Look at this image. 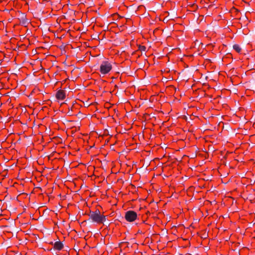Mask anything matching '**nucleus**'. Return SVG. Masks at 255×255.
<instances>
[{"label":"nucleus","instance_id":"f257e3e1","mask_svg":"<svg viewBox=\"0 0 255 255\" xmlns=\"http://www.w3.org/2000/svg\"><path fill=\"white\" fill-rule=\"evenodd\" d=\"M89 217L92 222L97 224L103 223L106 221V216L101 215L99 210L91 212L89 214Z\"/></svg>","mask_w":255,"mask_h":255},{"label":"nucleus","instance_id":"f03ea898","mask_svg":"<svg viewBox=\"0 0 255 255\" xmlns=\"http://www.w3.org/2000/svg\"><path fill=\"white\" fill-rule=\"evenodd\" d=\"M112 69V65L110 62L108 60L103 61L100 66V72L103 75H105L109 73Z\"/></svg>","mask_w":255,"mask_h":255},{"label":"nucleus","instance_id":"7ed1b4c3","mask_svg":"<svg viewBox=\"0 0 255 255\" xmlns=\"http://www.w3.org/2000/svg\"><path fill=\"white\" fill-rule=\"evenodd\" d=\"M125 219L129 222L134 221L137 217V213L131 210L127 211L125 214Z\"/></svg>","mask_w":255,"mask_h":255},{"label":"nucleus","instance_id":"20e7f679","mask_svg":"<svg viewBox=\"0 0 255 255\" xmlns=\"http://www.w3.org/2000/svg\"><path fill=\"white\" fill-rule=\"evenodd\" d=\"M65 97V92L62 90H58L56 94V98L58 100H63Z\"/></svg>","mask_w":255,"mask_h":255},{"label":"nucleus","instance_id":"39448f33","mask_svg":"<svg viewBox=\"0 0 255 255\" xmlns=\"http://www.w3.org/2000/svg\"><path fill=\"white\" fill-rule=\"evenodd\" d=\"M63 245L60 242H56L54 245V249L56 250L60 251L62 249Z\"/></svg>","mask_w":255,"mask_h":255},{"label":"nucleus","instance_id":"423d86ee","mask_svg":"<svg viewBox=\"0 0 255 255\" xmlns=\"http://www.w3.org/2000/svg\"><path fill=\"white\" fill-rule=\"evenodd\" d=\"M233 48L238 52H240L241 51V48L238 45H234Z\"/></svg>","mask_w":255,"mask_h":255},{"label":"nucleus","instance_id":"0eeeda50","mask_svg":"<svg viewBox=\"0 0 255 255\" xmlns=\"http://www.w3.org/2000/svg\"><path fill=\"white\" fill-rule=\"evenodd\" d=\"M145 49L144 46H141L140 48L141 50H144Z\"/></svg>","mask_w":255,"mask_h":255}]
</instances>
